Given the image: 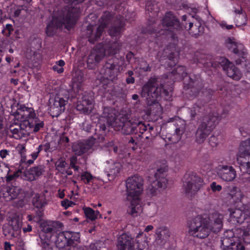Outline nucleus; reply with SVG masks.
Instances as JSON below:
<instances>
[{
    "instance_id": "nucleus-1",
    "label": "nucleus",
    "mask_w": 250,
    "mask_h": 250,
    "mask_svg": "<svg viewBox=\"0 0 250 250\" xmlns=\"http://www.w3.org/2000/svg\"><path fill=\"white\" fill-rule=\"evenodd\" d=\"M79 16V9L77 8L67 5L59 12L57 16L53 17L51 22L46 27V34L49 37L53 36L59 28L64 26L70 30L74 26Z\"/></svg>"
},
{
    "instance_id": "nucleus-2",
    "label": "nucleus",
    "mask_w": 250,
    "mask_h": 250,
    "mask_svg": "<svg viewBox=\"0 0 250 250\" xmlns=\"http://www.w3.org/2000/svg\"><path fill=\"white\" fill-rule=\"evenodd\" d=\"M83 77L81 73H75L68 92L72 98L77 97V109L83 113L88 114L92 110L93 98L90 93L83 91Z\"/></svg>"
},
{
    "instance_id": "nucleus-3",
    "label": "nucleus",
    "mask_w": 250,
    "mask_h": 250,
    "mask_svg": "<svg viewBox=\"0 0 250 250\" xmlns=\"http://www.w3.org/2000/svg\"><path fill=\"white\" fill-rule=\"evenodd\" d=\"M159 79L156 76L151 77L142 87L141 96L147 100L148 104L156 103L162 95H168V91L164 88Z\"/></svg>"
},
{
    "instance_id": "nucleus-4",
    "label": "nucleus",
    "mask_w": 250,
    "mask_h": 250,
    "mask_svg": "<svg viewBox=\"0 0 250 250\" xmlns=\"http://www.w3.org/2000/svg\"><path fill=\"white\" fill-rule=\"evenodd\" d=\"M220 120V116L216 112H210L205 116L195 132V142L198 144L203 143Z\"/></svg>"
},
{
    "instance_id": "nucleus-5",
    "label": "nucleus",
    "mask_w": 250,
    "mask_h": 250,
    "mask_svg": "<svg viewBox=\"0 0 250 250\" xmlns=\"http://www.w3.org/2000/svg\"><path fill=\"white\" fill-rule=\"evenodd\" d=\"M187 16L185 15L182 17V23H180L179 20L171 12L167 13L165 17L162 20V24L163 26L170 27V29L173 28L177 32L183 31L184 29L188 30L189 33L192 35H199V30L198 27H200V24L195 25L193 26V23L189 20L188 21V26L185 25V22L187 21Z\"/></svg>"
},
{
    "instance_id": "nucleus-6",
    "label": "nucleus",
    "mask_w": 250,
    "mask_h": 250,
    "mask_svg": "<svg viewBox=\"0 0 250 250\" xmlns=\"http://www.w3.org/2000/svg\"><path fill=\"white\" fill-rule=\"evenodd\" d=\"M237 156L241 168L246 172L242 175V179L244 183L250 185V138L241 143Z\"/></svg>"
},
{
    "instance_id": "nucleus-7",
    "label": "nucleus",
    "mask_w": 250,
    "mask_h": 250,
    "mask_svg": "<svg viewBox=\"0 0 250 250\" xmlns=\"http://www.w3.org/2000/svg\"><path fill=\"white\" fill-rule=\"evenodd\" d=\"M209 219L197 215L188 223V233L190 235L200 239L207 238L211 229L208 225Z\"/></svg>"
},
{
    "instance_id": "nucleus-8",
    "label": "nucleus",
    "mask_w": 250,
    "mask_h": 250,
    "mask_svg": "<svg viewBox=\"0 0 250 250\" xmlns=\"http://www.w3.org/2000/svg\"><path fill=\"white\" fill-rule=\"evenodd\" d=\"M183 182V190L188 197L194 196L204 186L203 179L196 173L189 172L185 174Z\"/></svg>"
},
{
    "instance_id": "nucleus-9",
    "label": "nucleus",
    "mask_w": 250,
    "mask_h": 250,
    "mask_svg": "<svg viewBox=\"0 0 250 250\" xmlns=\"http://www.w3.org/2000/svg\"><path fill=\"white\" fill-rule=\"evenodd\" d=\"M167 169L166 167L158 168L155 173L154 177L156 180L149 186L148 191L152 196L156 195L158 188L165 189L167 184V180L166 178Z\"/></svg>"
},
{
    "instance_id": "nucleus-10",
    "label": "nucleus",
    "mask_w": 250,
    "mask_h": 250,
    "mask_svg": "<svg viewBox=\"0 0 250 250\" xmlns=\"http://www.w3.org/2000/svg\"><path fill=\"white\" fill-rule=\"evenodd\" d=\"M144 180L142 177L138 175L129 177L126 183L127 198L139 197L143 190Z\"/></svg>"
},
{
    "instance_id": "nucleus-11",
    "label": "nucleus",
    "mask_w": 250,
    "mask_h": 250,
    "mask_svg": "<svg viewBox=\"0 0 250 250\" xmlns=\"http://www.w3.org/2000/svg\"><path fill=\"white\" fill-rule=\"evenodd\" d=\"M22 221L19 215L10 218L8 224L3 225V234L6 236L17 237L21 232Z\"/></svg>"
},
{
    "instance_id": "nucleus-12",
    "label": "nucleus",
    "mask_w": 250,
    "mask_h": 250,
    "mask_svg": "<svg viewBox=\"0 0 250 250\" xmlns=\"http://www.w3.org/2000/svg\"><path fill=\"white\" fill-rule=\"evenodd\" d=\"M203 86L202 79L199 75H190L188 81L184 80L185 90H188V94L192 96H196Z\"/></svg>"
},
{
    "instance_id": "nucleus-13",
    "label": "nucleus",
    "mask_w": 250,
    "mask_h": 250,
    "mask_svg": "<svg viewBox=\"0 0 250 250\" xmlns=\"http://www.w3.org/2000/svg\"><path fill=\"white\" fill-rule=\"evenodd\" d=\"M67 102V99L65 100L59 95L50 98L49 100V113L53 117H57L64 111Z\"/></svg>"
},
{
    "instance_id": "nucleus-14",
    "label": "nucleus",
    "mask_w": 250,
    "mask_h": 250,
    "mask_svg": "<svg viewBox=\"0 0 250 250\" xmlns=\"http://www.w3.org/2000/svg\"><path fill=\"white\" fill-rule=\"evenodd\" d=\"M228 77L235 81H239L242 76L240 70L235 65L225 58H220L218 62Z\"/></svg>"
},
{
    "instance_id": "nucleus-15",
    "label": "nucleus",
    "mask_w": 250,
    "mask_h": 250,
    "mask_svg": "<svg viewBox=\"0 0 250 250\" xmlns=\"http://www.w3.org/2000/svg\"><path fill=\"white\" fill-rule=\"evenodd\" d=\"M119 72V66L112 59L106 61L100 70V73L104 78L112 81L117 78Z\"/></svg>"
},
{
    "instance_id": "nucleus-16",
    "label": "nucleus",
    "mask_w": 250,
    "mask_h": 250,
    "mask_svg": "<svg viewBox=\"0 0 250 250\" xmlns=\"http://www.w3.org/2000/svg\"><path fill=\"white\" fill-rule=\"evenodd\" d=\"M104 50L101 49L100 46L97 45L92 49L87 59V65L89 69H94L98 63L104 58Z\"/></svg>"
},
{
    "instance_id": "nucleus-17",
    "label": "nucleus",
    "mask_w": 250,
    "mask_h": 250,
    "mask_svg": "<svg viewBox=\"0 0 250 250\" xmlns=\"http://www.w3.org/2000/svg\"><path fill=\"white\" fill-rule=\"evenodd\" d=\"M12 112V115L17 120H20L23 123H25L26 121L30 120L36 116L33 108L26 107L24 105H21L15 112Z\"/></svg>"
},
{
    "instance_id": "nucleus-18",
    "label": "nucleus",
    "mask_w": 250,
    "mask_h": 250,
    "mask_svg": "<svg viewBox=\"0 0 250 250\" xmlns=\"http://www.w3.org/2000/svg\"><path fill=\"white\" fill-rule=\"evenodd\" d=\"M96 139L91 137L83 142L78 143L72 147L73 151L75 154L80 156L87 152L95 143Z\"/></svg>"
},
{
    "instance_id": "nucleus-19",
    "label": "nucleus",
    "mask_w": 250,
    "mask_h": 250,
    "mask_svg": "<svg viewBox=\"0 0 250 250\" xmlns=\"http://www.w3.org/2000/svg\"><path fill=\"white\" fill-rule=\"evenodd\" d=\"M22 188L16 185L15 182L8 185L3 190V197L6 201H11L19 198V196L22 194Z\"/></svg>"
},
{
    "instance_id": "nucleus-20",
    "label": "nucleus",
    "mask_w": 250,
    "mask_h": 250,
    "mask_svg": "<svg viewBox=\"0 0 250 250\" xmlns=\"http://www.w3.org/2000/svg\"><path fill=\"white\" fill-rule=\"evenodd\" d=\"M206 218L209 219L208 225L211 229V231L214 233L219 232L223 227V216L222 214L217 212H214L211 214L208 217Z\"/></svg>"
},
{
    "instance_id": "nucleus-21",
    "label": "nucleus",
    "mask_w": 250,
    "mask_h": 250,
    "mask_svg": "<svg viewBox=\"0 0 250 250\" xmlns=\"http://www.w3.org/2000/svg\"><path fill=\"white\" fill-rule=\"evenodd\" d=\"M138 136L140 139L152 141L155 137V132L153 126L148 123L141 122L138 130Z\"/></svg>"
},
{
    "instance_id": "nucleus-22",
    "label": "nucleus",
    "mask_w": 250,
    "mask_h": 250,
    "mask_svg": "<svg viewBox=\"0 0 250 250\" xmlns=\"http://www.w3.org/2000/svg\"><path fill=\"white\" fill-rule=\"evenodd\" d=\"M229 211V221L234 224H241L250 217L248 211H245L240 209H231Z\"/></svg>"
},
{
    "instance_id": "nucleus-23",
    "label": "nucleus",
    "mask_w": 250,
    "mask_h": 250,
    "mask_svg": "<svg viewBox=\"0 0 250 250\" xmlns=\"http://www.w3.org/2000/svg\"><path fill=\"white\" fill-rule=\"evenodd\" d=\"M217 175L223 180L232 181L236 176V171L232 166H222L218 169Z\"/></svg>"
},
{
    "instance_id": "nucleus-24",
    "label": "nucleus",
    "mask_w": 250,
    "mask_h": 250,
    "mask_svg": "<svg viewBox=\"0 0 250 250\" xmlns=\"http://www.w3.org/2000/svg\"><path fill=\"white\" fill-rule=\"evenodd\" d=\"M141 121H136L131 119L123 121L122 128V132L125 135H130L132 134H137L140 127Z\"/></svg>"
},
{
    "instance_id": "nucleus-25",
    "label": "nucleus",
    "mask_w": 250,
    "mask_h": 250,
    "mask_svg": "<svg viewBox=\"0 0 250 250\" xmlns=\"http://www.w3.org/2000/svg\"><path fill=\"white\" fill-rule=\"evenodd\" d=\"M117 246L118 250H135L133 238L125 233L119 237Z\"/></svg>"
},
{
    "instance_id": "nucleus-26",
    "label": "nucleus",
    "mask_w": 250,
    "mask_h": 250,
    "mask_svg": "<svg viewBox=\"0 0 250 250\" xmlns=\"http://www.w3.org/2000/svg\"><path fill=\"white\" fill-rule=\"evenodd\" d=\"M103 31L102 26L89 25L87 27L86 36L91 43L94 44L100 38Z\"/></svg>"
},
{
    "instance_id": "nucleus-27",
    "label": "nucleus",
    "mask_w": 250,
    "mask_h": 250,
    "mask_svg": "<svg viewBox=\"0 0 250 250\" xmlns=\"http://www.w3.org/2000/svg\"><path fill=\"white\" fill-rule=\"evenodd\" d=\"M155 234V242L160 246H164L170 236V231L166 226H161L157 228Z\"/></svg>"
},
{
    "instance_id": "nucleus-28",
    "label": "nucleus",
    "mask_w": 250,
    "mask_h": 250,
    "mask_svg": "<svg viewBox=\"0 0 250 250\" xmlns=\"http://www.w3.org/2000/svg\"><path fill=\"white\" fill-rule=\"evenodd\" d=\"M131 200L130 206L128 207L127 213L133 217H136L142 213L143 208L139 197H130Z\"/></svg>"
},
{
    "instance_id": "nucleus-29",
    "label": "nucleus",
    "mask_w": 250,
    "mask_h": 250,
    "mask_svg": "<svg viewBox=\"0 0 250 250\" xmlns=\"http://www.w3.org/2000/svg\"><path fill=\"white\" fill-rule=\"evenodd\" d=\"M14 121V122L9 126V130L12 133L13 137L16 139H20L27 133L26 130L24 129L25 126L23 123L21 124L19 123V120Z\"/></svg>"
},
{
    "instance_id": "nucleus-30",
    "label": "nucleus",
    "mask_w": 250,
    "mask_h": 250,
    "mask_svg": "<svg viewBox=\"0 0 250 250\" xmlns=\"http://www.w3.org/2000/svg\"><path fill=\"white\" fill-rule=\"evenodd\" d=\"M113 21L108 30V33L112 37H117L123 31L125 22L121 18H115Z\"/></svg>"
},
{
    "instance_id": "nucleus-31",
    "label": "nucleus",
    "mask_w": 250,
    "mask_h": 250,
    "mask_svg": "<svg viewBox=\"0 0 250 250\" xmlns=\"http://www.w3.org/2000/svg\"><path fill=\"white\" fill-rule=\"evenodd\" d=\"M23 125L26 128L28 127L29 131L33 132H37L40 130L41 128H42L44 126L43 122L39 119V118L36 116L33 119L30 120L25 121V123H23Z\"/></svg>"
},
{
    "instance_id": "nucleus-32",
    "label": "nucleus",
    "mask_w": 250,
    "mask_h": 250,
    "mask_svg": "<svg viewBox=\"0 0 250 250\" xmlns=\"http://www.w3.org/2000/svg\"><path fill=\"white\" fill-rule=\"evenodd\" d=\"M101 49L104 50V55L106 53L108 55H114L117 53L120 49V45L116 42H108L104 44L100 43Z\"/></svg>"
},
{
    "instance_id": "nucleus-33",
    "label": "nucleus",
    "mask_w": 250,
    "mask_h": 250,
    "mask_svg": "<svg viewBox=\"0 0 250 250\" xmlns=\"http://www.w3.org/2000/svg\"><path fill=\"white\" fill-rule=\"evenodd\" d=\"M44 170L42 166H38L30 168L24 172V176L27 180L32 181L35 179V177L42 175Z\"/></svg>"
},
{
    "instance_id": "nucleus-34",
    "label": "nucleus",
    "mask_w": 250,
    "mask_h": 250,
    "mask_svg": "<svg viewBox=\"0 0 250 250\" xmlns=\"http://www.w3.org/2000/svg\"><path fill=\"white\" fill-rule=\"evenodd\" d=\"M229 240L228 238L221 240L223 250H245V247L239 241L230 242V245L228 246Z\"/></svg>"
},
{
    "instance_id": "nucleus-35",
    "label": "nucleus",
    "mask_w": 250,
    "mask_h": 250,
    "mask_svg": "<svg viewBox=\"0 0 250 250\" xmlns=\"http://www.w3.org/2000/svg\"><path fill=\"white\" fill-rule=\"evenodd\" d=\"M32 203L33 206L38 209L42 208L47 204L44 194H35L32 198Z\"/></svg>"
},
{
    "instance_id": "nucleus-36",
    "label": "nucleus",
    "mask_w": 250,
    "mask_h": 250,
    "mask_svg": "<svg viewBox=\"0 0 250 250\" xmlns=\"http://www.w3.org/2000/svg\"><path fill=\"white\" fill-rule=\"evenodd\" d=\"M208 55L201 53L200 52H196L195 54V59L197 62L204 64L207 67H217L216 62H212L208 60Z\"/></svg>"
},
{
    "instance_id": "nucleus-37",
    "label": "nucleus",
    "mask_w": 250,
    "mask_h": 250,
    "mask_svg": "<svg viewBox=\"0 0 250 250\" xmlns=\"http://www.w3.org/2000/svg\"><path fill=\"white\" fill-rule=\"evenodd\" d=\"M69 231L62 232L58 233L56 236L55 244L59 249H62L66 246V237H69Z\"/></svg>"
},
{
    "instance_id": "nucleus-38",
    "label": "nucleus",
    "mask_w": 250,
    "mask_h": 250,
    "mask_svg": "<svg viewBox=\"0 0 250 250\" xmlns=\"http://www.w3.org/2000/svg\"><path fill=\"white\" fill-rule=\"evenodd\" d=\"M120 171V168L117 166L114 165L113 167L110 169L109 172H103L101 173V176L104 179L103 180H107L108 181H112L118 175Z\"/></svg>"
},
{
    "instance_id": "nucleus-39",
    "label": "nucleus",
    "mask_w": 250,
    "mask_h": 250,
    "mask_svg": "<svg viewBox=\"0 0 250 250\" xmlns=\"http://www.w3.org/2000/svg\"><path fill=\"white\" fill-rule=\"evenodd\" d=\"M51 236L52 235L50 234H45L44 233H40L41 245L43 250H52L50 246Z\"/></svg>"
},
{
    "instance_id": "nucleus-40",
    "label": "nucleus",
    "mask_w": 250,
    "mask_h": 250,
    "mask_svg": "<svg viewBox=\"0 0 250 250\" xmlns=\"http://www.w3.org/2000/svg\"><path fill=\"white\" fill-rule=\"evenodd\" d=\"M112 15L109 12H104L101 18V23L99 26H102L104 30L105 27L112 21Z\"/></svg>"
},
{
    "instance_id": "nucleus-41",
    "label": "nucleus",
    "mask_w": 250,
    "mask_h": 250,
    "mask_svg": "<svg viewBox=\"0 0 250 250\" xmlns=\"http://www.w3.org/2000/svg\"><path fill=\"white\" fill-rule=\"evenodd\" d=\"M54 223H43L41 225L42 228L41 233H44L45 234H50L51 235L56 230Z\"/></svg>"
},
{
    "instance_id": "nucleus-42",
    "label": "nucleus",
    "mask_w": 250,
    "mask_h": 250,
    "mask_svg": "<svg viewBox=\"0 0 250 250\" xmlns=\"http://www.w3.org/2000/svg\"><path fill=\"white\" fill-rule=\"evenodd\" d=\"M67 165V163L63 158H61L59 159L55 163V166L56 169L58 171L63 173L64 169Z\"/></svg>"
},
{
    "instance_id": "nucleus-43",
    "label": "nucleus",
    "mask_w": 250,
    "mask_h": 250,
    "mask_svg": "<svg viewBox=\"0 0 250 250\" xmlns=\"http://www.w3.org/2000/svg\"><path fill=\"white\" fill-rule=\"evenodd\" d=\"M84 212L86 217L92 221L95 220L97 218L96 212L90 208H84Z\"/></svg>"
},
{
    "instance_id": "nucleus-44",
    "label": "nucleus",
    "mask_w": 250,
    "mask_h": 250,
    "mask_svg": "<svg viewBox=\"0 0 250 250\" xmlns=\"http://www.w3.org/2000/svg\"><path fill=\"white\" fill-rule=\"evenodd\" d=\"M69 139L68 137L65 135V133H63L60 136L57 146H62L64 147H66L69 146Z\"/></svg>"
},
{
    "instance_id": "nucleus-45",
    "label": "nucleus",
    "mask_w": 250,
    "mask_h": 250,
    "mask_svg": "<svg viewBox=\"0 0 250 250\" xmlns=\"http://www.w3.org/2000/svg\"><path fill=\"white\" fill-rule=\"evenodd\" d=\"M173 74H177L181 76L184 80L185 78L187 77L188 73L186 72V69L185 66H180L176 68L175 70H173L172 72Z\"/></svg>"
},
{
    "instance_id": "nucleus-46",
    "label": "nucleus",
    "mask_w": 250,
    "mask_h": 250,
    "mask_svg": "<svg viewBox=\"0 0 250 250\" xmlns=\"http://www.w3.org/2000/svg\"><path fill=\"white\" fill-rule=\"evenodd\" d=\"M204 110V106L195 104L191 110V115L192 118H195L196 116L200 115V113H202Z\"/></svg>"
},
{
    "instance_id": "nucleus-47",
    "label": "nucleus",
    "mask_w": 250,
    "mask_h": 250,
    "mask_svg": "<svg viewBox=\"0 0 250 250\" xmlns=\"http://www.w3.org/2000/svg\"><path fill=\"white\" fill-rule=\"evenodd\" d=\"M14 31L13 25L11 24H7L4 26L3 29L2 30V34L6 37H9L12 34Z\"/></svg>"
},
{
    "instance_id": "nucleus-48",
    "label": "nucleus",
    "mask_w": 250,
    "mask_h": 250,
    "mask_svg": "<svg viewBox=\"0 0 250 250\" xmlns=\"http://www.w3.org/2000/svg\"><path fill=\"white\" fill-rule=\"evenodd\" d=\"M227 46L229 49H230L231 48H233V53L235 54H238L239 55V50L237 48V44L231 39H229Z\"/></svg>"
},
{
    "instance_id": "nucleus-49",
    "label": "nucleus",
    "mask_w": 250,
    "mask_h": 250,
    "mask_svg": "<svg viewBox=\"0 0 250 250\" xmlns=\"http://www.w3.org/2000/svg\"><path fill=\"white\" fill-rule=\"evenodd\" d=\"M229 195L232 198L236 200L241 199L242 198L241 192L237 187H234L230 191Z\"/></svg>"
},
{
    "instance_id": "nucleus-50",
    "label": "nucleus",
    "mask_w": 250,
    "mask_h": 250,
    "mask_svg": "<svg viewBox=\"0 0 250 250\" xmlns=\"http://www.w3.org/2000/svg\"><path fill=\"white\" fill-rule=\"evenodd\" d=\"M52 142H51L50 143H46L42 144L43 150L45 152H52L58 149V146H52Z\"/></svg>"
},
{
    "instance_id": "nucleus-51",
    "label": "nucleus",
    "mask_w": 250,
    "mask_h": 250,
    "mask_svg": "<svg viewBox=\"0 0 250 250\" xmlns=\"http://www.w3.org/2000/svg\"><path fill=\"white\" fill-rule=\"evenodd\" d=\"M69 237H66L67 244L66 246H73L74 247L75 241H78L80 239V237L78 238H73V235L72 234V232L69 231Z\"/></svg>"
},
{
    "instance_id": "nucleus-52",
    "label": "nucleus",
    "mask_w": 250,
    "mask_h": 250,
    "mask_svg": "<svg viewBox=\"0 0 250 250\" xmlns=\"http://www.w3.org/2000/svg\"><path fill=\"white\" fill-rule=\"evenodd\" d=\"M93 179L92 175L89 172H84L81 175V180L83 181L85 184H89Z\"/></svg>"
},
{
    "instance_id": "nucleus-53",
    "label": "nucleus",
    "mask_w": 250,
    "mask_h": 250,
    "mask_svg": "<svg viewBox=\"0 0 250 250\" xmlns=\"http://www.w3.org/2000/svg\"><path fill=\"white\" fill-rule=\"evenodd\" d=\"M168 27V33L167 35H169L170 36V38L171 39L174 41H177L178 40V32L176 30L174 29L173 28L170 29V27ZM166 32H167V31H166Z\"/></svg>"
},
{
    "instance_id": "nucleus-54",
    "label": "nucleus",
    "mask_w": 250,
    "mask_h": 250,
    "mask_svg": "<svg viewBox=\"0 0 250 250\" xmlns=\"http://www.w3.org/2000/svg\"><path fill=\"white\" fill-rule=\"evenodd\" d=\"M140 68L144 71H150L151 67L146 61H142L140 63Z\"/></svg>"
},
{
    "instance_id": "nucleus-55",
    "label": "nucleus",
    "mask_w": 250,
    "mask_h": 250,
    "mask_svg": "<svg viewBox=\"0 0 250 250\" xmlns=\"http://www.w3.org/2000/svg\"><path fill=\"white\" fill-rule=\"evenodd\" d=\"M26 8V6L23 5H19L17 7V9L14 12V16L15 17H18L21 14V11L22 10H25Z\"/></svg>"
},
{
    "instance_id": "nucleus-56",
    "label": "nucleus",
    "mask_w": 250,
    "mask_h": 250,
    "mask_svg": "<svg viewBox=\"0 0 250 250\" xmlns=\"http://www.w3.org/2000/svg\"><path fill=\"white\" fill-rule=\"evenodd\" d=\"M210 188L213 192L220 191L222 189L221 186L217 185L215 182L211 183Z\"/></svg>"
},
{
    "instance_id": "nucleus-57",
    "label": "nucleus",
    "mask_w": 250,
    "mask_h": 250,
    "mask_svg": "<svg viewBox=\"0 0 250 250\" xmlns=\"http://www.w3.org/2000/svg\"><path fill=\"white\" fill-rule=\"evenodd\" d=\"M25 148L24 146H21L19 151L21 155V163H23L26 162V156H25Z\"/></svg>"
},
{
    "instance_id": "nucleus-58",
    "label": "nucleus",
    "mask_w": 250,
    "mask_h": 250,
    "mask_svg": "<svg viewBox=\"0 0 250 250\" xmlns=\"http://www.w3.org/2000/svg\"><path fill=\"white\" fill-rule=\"evenodd\" d=\"M168 59L169 61H171L172 63L170 64L171 65H175L177 62V58L174 53H170L168 56Z\"/></svg>"
},
{
    "instance_id": "nucleus-59",
    "label": "nucleus",
    "mask_w": 250,
    "mask_h": 250,
    "mask_svg": "<svg viewBox=\"0 0 250 250\" xmlns=\"http://www.w3.org/2000/svg\"><path fill=\"white\" fill-rule=\"evenodd\" d=\"M242 67L247 73L250 72V61L248 60H245L243 62Z\"/></svg>"
},
{
    "instance_id": "nucleus-60",
    "label": "nucleus",
    "mask_w": 250,
    "mask_h": 250,
    "mask_svg": "<svg viewBox=\"0 0 250 250\" xmlns=\"http://www.w3.org/2000/svg\"><path fill=\"white\" fill-rule=\"evenodd\" d=\"M74 204H75L74 202H73L71 201H69L68 199H65L61 201L62 206L64 207L65 209L67 208L68 207H71Z\"/></svg>"
},
{
    "instance_id": "nucleus-61",
    "label": "nucleus",
    "mask_w": 250,
    "mask_h": 250,
    "mask_svg": "<svg viewBox=\"0 0 250 250\" xmlns=\"http://www.w3.org/2000/svg\"><path fill=\"white\" fill-rule=\"evenodd\" d=\"M175 134L174 135V136L176 138L175 140L174 141H173L171 138H169L168 139L169 141H172L173 143H175L179 141V140L180 139V135H181V130L179 128H177L175 129Z\"/></svg>"
},
{
    "instance_id": "nucleus-62",
    "label": "nucleus",
    "mask_w": 250,
    "mask_h": 250,
    "mask_svg": "<svg viewBox=\"0 0 250 250\" xmlns=\"http://www.w3.org/2000/svg\"><path fill=\"white\" fill-rule=\"evenodd\" d=\"M42 150H43L42 144L39 146V147H38V151L37 152H34L31 154L32 158L33 159H36L40 152Z\"/></svg>"
},
{
    "instance_id": "nucleus-63",
    "label": "nucleus",
    "mask_w": 250,
    "mask_h": 250,
    "mask_svg": "<svg viewBox=\"0 0 250 250\" xmlns=\"http://www.w3.org/2000/svg\"><path fill=\"white\" fill-rule=\"evenodd\" d=\"M109 108L106 107L104 109L103 113V117L104 118H106L107 119H108L110 118V117H112V115L109 113Z\"/></svg>"
},
{
    "instance_id": "nucleus-64",
    "label": "nucleus",
    "mask_w": 250,
    "mask_h": 250,
    "mask_svg": "<svg viewBox=\"0 0 250 250\" xmlns=\"http://www.w3.org/2000/svg\"><path fill=\"white\" fill-rule=\"evenodd\" d=\"M248 223L247 228L245 229L243 233V236L244 237L250 235V221L248 222Z\"/></svg>"
}]
</instances>
